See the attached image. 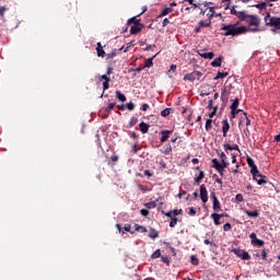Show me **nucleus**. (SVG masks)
I'll return each instance as SVG.
<instances>
[{"mask_svg":"<svg viewBox=\"0 0 280 280\" xmlns=\"http://www.w3.org/2000/svg\"><path fill=\"white\" fill-rule=\"evenodd\" d=\"M266 5H268L267 2H261L258 4H254L253 8H257V10H266Z\"/></svg>","mask_w":280,"mask_h":280,"instance_id":"nucleus-36","label":"nucleus"},{"mask_svg":"<svg viewBox=\"0 0 280 280\" xmlns=\"http://www.w3.org/2000/svg\"><path fill=\"white\" fill-rule=\"evenodd\" d=\"M266 27H271V34H280V18L271 16L270 12L264 18Z\"/></svg>","mask_w":280,"mask_h":280,"instance_id":"nucleus-2","label":"nucleus"},{"mask_svg":"<svg viewBox=\"0 0 280 280\" xmlns=\"http://www.w3.org/2000/svg\"><path fill=\"white\" fill-rule=\"evenodd\" d=\"M140 213L143 215V218H148L150 215V211L148 209H141Z\"/></svg>","mask_w":280,"mask_h":280,"instance_id":"nucleus-45","label":"nucleus"},{"mask_svg":"<svg viewBox=\"0 0 280 280\" xmlns=\"http://www.w3.org/2000/svg\"><path fill=\"white\" fill-rule=\"evenodd\" d=\"M140 131L142 135H148V131L150 130V125L145 124L144 121L139 124Z\"/></svg>","mask_w":280,"mask_h":280,"instance_id":"nucleus-22","label":"nucleus"},{"mask_svg":"<svg viewBox=\"0 0 280 280\" xmlns=\"http://www.w3.org/2000/svg\"><path fill=\"white\" fill-rule=\"evenodd\" d=\"M149 237L151 240H156V237H159V231H156V229L154 228H151L149 232Z\"/></svg>","mask_w":280,"mask_h":280,"instance_id":"nucleus-26","label":"nucleus"},{"mask_svg":"<svg viewBox=\"0 0 280 280\" xmlns=\"http://www.w3.org/2000/svg\"><path fill=\"white\" fill-rule=\"evenodd\" d=\"M243 115L245 116V119H246V126H250V119L248 118V115L246 114V112H243Z\"/></svg>","mask_w":280,"mask_h":280,"instance_id":"nucleus-61","label":"nucleus"},{"mask_svg":"<svg viewBox=\"0 0 280 280\" xmlns=\"http://www.w3.org/2000/svg\"><path fill=\"white\" fill-rule=\"evenodd\" d=\"M130 229H131V225L129 223L124 225V231H126L127 233H131V234L135 233V232H131Z\"/></svg>","mask_w":280,"mask_h":280,"instance_id":"nucleus-53","label":"nucleus"},{"mask_svg":"<svg viewBox=\"0 0 280 280\" xmlns=\"http://www.w3.org/2000/svg\"><path fill=\"white\" fill-rule=\"evenodd\" d=\"M159 54V52H158ZM155 54L153 57L145 59L144 61V68L150 69V67H154V58H156Z\"/></svg>","mask_w":280,"mask_h":280,"instance_id":"nucleus-21","label":"nucleus"},{"mask_svg":"<svg viewBox=\"0 0 280 280\" xmlns=\"http://www.w3.org/2000/svg\"><path fill=\"white\" fill-rule=\"evenodd\" d=\"M226 75H229V72H218L217 75L214 77V80L226 78Z\"/></svg>","mask_w":280,"mask_h":280,"instance_id":"nucleus-37","label":"nucleus"},{"mask_svg":"<svg viewBox=\"0 0 280 280\" xmlns=\"http://www.w3.org/2000/svg\"><path fill=\"white\" fill-rule=\"evenodd\" d=\"M229 130H231V125L229 124V119L222 120L223 137H226L229 135Z\"/></svg>","mask_w":280,"mask_h":280,"instance_id":"nucleus-13","label":"nucleus"},{"mask_svg":"<svg viewBox=\"0 0 280 280\" xmlns=\"http://www.w3.org/2000/svg\"><path fill=\"white\" fill-rule=\"evenodd\" d=\"M148 108H150V105L148 103L142 104V106L140 107V110H143L144 113L148 110Z\"/></svg>","mask_w":280,"mask_h":280,"instance_id":"nucleus-56","label":"nucleus"},{"mask_svg":"<svg viewBox=\"0 0 280 280\" xmlns=\"http://www.w3.org/2000/svg\"><path fill=\"white\" fill-rule=\"evenodd\" d=\"M167 25H170V20L167 18H165L162 22V26L163 27H167Z\"/></svg>","mask_w":280,"mask_h":280,"instance_id":"nucleus-62","label":"nucleus"},{"mask_svg":"<svg viewBox=\"0 0 280 280\" xmlns=\"http://www.w3.org/2000/svg\"><path fill=\"white\" fill-rule=\"evenodd\" d=\"M139 119L137 117H131L129 121V128H133V126H137Z\"/></svg>","mask_w":280,"mask_h":280,"instance_id":"nucleus-38","label":"nucleus"},{"mask_svg":"<svg viewBox=\"0 0 280 280\" xmlns=\"http://www.w3.org/2000/svg\"><path fill=\"white\" fill-rule=\"evenodd\" d=\"M162 200H163V197H160V198H158V199H155L153 201L144 203V207L147 209H156V202H160V205L163 206Z\"/></svg>","mask_w":280,"mask_h":280,"instance_id":"nucleus-11","label":"nucleus"},{"mask_svg":"<svg viewBox=\"0 0 280 280\" xmlns=\"http://www.w3.org/2000/svg\"><path fill=\"white\" fill-rule=\"evenodd\" d=\"M172 130H162L161 131V138H160V141L161 143H165V141H167V139H170V135H172Z\"/></svg>","mask_w":280,"mask_h":280,"instance_id":"nucleus-14","label":"nucleus"},{"mask_svg":"<svg viewBox=\"0 0 280 280\" xmlns=\"http://www.w3.org/2000/svg\"><path fill=\"white\" fill-rule=\"evenodd\" d=\"M156 48V45H148L145 48H144V51H152V49Z\"/></svg>","mask_w":280,"mask_h":280,"instance_id":"nucleus-59","label":"nucleus"},{"mask_svg":"<svg viewBox=\"0 0 280 280\" xmlns=\"http://www.w3.org/2000/svg\"><path fill=\"white\" fill-rule=\"evenodd\" d=\"M249 238L252 241V244L257 240V234L255 232H253L250 235H249Z\"/></svg>","mask_w":280,"mask_h":280,"instance_id":"nucleus-58","label":"nucleus"},{"mask_svg":"<svg viewBox=\"0 0 280 280\" xmlns=\"http://www.w3.org/2000/svg\"><path fill=\"white\" fill-rule=\"evenodd\" d=\"M240 106V98H235L231 105V115H235V109Z\"/></svg>","mask_w":280,"mask_h":280,"instance_id":"nucleus-24","label":"nucleus"},{"mask_svg":"<svg viewBox=\"0 0 280 280\" xmlns=\"http://www.w3.org/2000/svg\"><path fill=\"white\" fill-rule=\"evenodd\" d=\"M143 27H145L143 24H133L131 25L129 33L131 35L139 34Z\"/></svg>","mask_w":280,"mask_h":280,"instance_id":"nucleus-12","label":"nucleus"},{"mask_svg":"<svg viewBox=\"0 0 280 280\" xmlns=\"http://www.w3.org/2000/svg\"><path fill=\"white\" fill-rule=\"evenodd\" d=\"M212 167L220 174V176H224V170L229 166H224V164H221L218 159H212Z\"/></svg>","mask_w":280,"mask_h":280,"instance_id":"nucleus-5","label":"nucleus"},{"mask_svg":"<svg viewBox=\"0 0 280 280\" xmlns=\"http://www.w3.org/2000/svg\"><path fill=\"white\" fill-rule=\"evenodd\" d=\"M138 16H141V14H138L137 16H133V18H130L128 21H127V25H141V20L138 19Z\"/></svg>","mask_w":280,"mask_h":280,"instance_id":"nucleus-19","label":"nucleus"},{"mask_svg":"<svg viewBox=\"0 0 280 280\" xmlns=\"http://www.w3.org/2000/svg\"><path fill=\"white\" fill-rule=\"evenodd\" d=\"M174 12V9L172 8H165L161 13H160V18H163V16H167V14Z\"/></svg>","mask_w":280,"mask_h":280,"instance_id":"nucleus-29","label":"nucleus"},{"mask_svg":"<svg viewBox=\"0 0 280 280\" xmlns=\"http://www.w3.org/2000/svg\"><path fill=\"white\" fill-rule=\"evenodd\" d=\"M173 215L176 217V215H183V209H175L173 210Z\"/></svg>","mask_w":280,"mask_h":280,"instance_id":"nucleus-51","label":"nucleus"},{"mask_svg":"<svg viewBox=\"0 0 280 280\" xmlns=\"http://www.w3.org/2000/svg\"><path fill=\"white\" fill-rule=\"evenodd\" d=\"M237 5H234L231 8V14L233 16H236L238 19V21H242L244 19V14H246V11H236Z\"/></svg>","mask_w":280,"mask_h":280,"instance_id":"nucleus-10","label":"nucleus"},{"mask_svg":"<svg viewBox=\"0 0 280 280\" xmlns=\"http://www.w3.org/2000/svg\"><path fill=\"white\" fill-rule=\"evenodd\" d=\"M222 60H224V57L215 58V59L211 62V67H222Z\"/></svg>","mask_w":280,"mask_h":280,"instance_id":"nucleus-25","label":"nucleus"},{"mask_svg":"<svg viewBox=\"0 0 280 280\" xmlns=\"http://www.w3.org/2000/svg\"><path fill=\"white\" fill-rule=\"evenodd\" d=\"M212 124H213V120L211 118H208L206 120V130H207V132H209V130H211V128L213 127Z\"/></svg>","mask_w":280,"mask_h":280,"instance_id":"nucleus-35","label":"nucleus"},{"mask_svg":"<svg viewBox=\"0 0 280 280\" xmlns=\"http://www.w3.org/2000/svg\"><path fill=\"white\" fill-rule=\"evenodd\" d=\"M161 257V249H156L152 255L151 259H159Z\"/></svg>","mask_w":280,"mask_h":280,"instance_id":"nucleus-39","label":"nucleus"},{"mask_svg":"<svg viewBox=\"0 0 280 280\" xmlns=\"http://www.w3.org/2000/svg\"><path fill=\"white\" fill-rule=\"evenodd\" d=\"M223 148H224L225 152H229V150L233 151V145H231L229 143L223 144Z\"/></svg>","mask_w":280,"mask_h":280,"instance_id":"nucleus-52","label":"nucleus"},{"mask_svg":"<svg viewBox=\"0 0 280 280\" xmlns=\"http://www.w3.org/2000/svg\"><path fill=\"white\" fill-rule=\"evenodd\" d=\"M245 213L248 218H259V210H245Z\"/></svg>","mask_w":280,"mask_h":280,"instance_id":"nucleus-23","label":"nucleus"},{"mask_svg":"<svg viewBox=\"0 0 280 280\" xmlns=\"http://www.w3.org/2000/svg\"><path fill=\"white\" fill-rule=\"evenodd\" d=\"M218 156H220L221 165L229 166V158L226 156V153L224 152L218 153Z\"/></svg>","mask_w":280,"mask_h":280,"instance_id":"nucleus-16","label":"nucleus"},{"mask_svg":"<svg viewBox=\"0 0 280 280\" xmlns=\"http://www.w3.org/2000/svg\"><path fill=\"white\" fill-rule=\"evenodd\" d=\"M252 244H253V246H259V247H261V246H264L265 242L261 241V240H259V238H256V240L254 241V243H252Z\"/></svg>","mask_w":280,"mask_h":280,"instance_id":"nucleus-40","label":"nucleus"},{"mask_svg":"<svg viewBox=\"0 0 280 280\" xmlns=\"http://www.w3.org/2000/svg\"><path fill=\"white\" fill-rule=\"evenodd\" d=\"M96 54L98 58H104L106 56V51H104V48L102 47V43L96 44Z\"/></svg>","mask_w":280,"mask_h":280,"instance_id":"nucleus-18","label":"nucleus"},{"mask_svg":"<svg viewBox=\"0 0 280 280\" xmlns=\"http://www.w3.org/2000/svg\"><path fill=\"white\" fill-rule=\"evenodd\" d=\"M198 55L201 57V58H205V60H213L215 54H213L212 51L211 52H205V51H198Z\"/></svg>","mask_w":280,"mask_h":280,"instance_id":"nucleus-17","label":"nucleus"},{"mask_svg":"<svg viewBox=\"0 0 280 280\" xmlns=\"http://www.w3.org/2000/svg\"><path fill=\"white\" fill-rule=\"evenodd\" d=\"M116 97L119 102H126V95L121 91H116Z\"/></svg>","mask_w":280,"mask_h":280,"instance_id":"nucleus-31","label":"nucleus"},{"mask_svg":"<svg viewBox=\"0 0 280 280\" xmlns=\"http://www.w3.org/2000/svg\"><path fill=\"white\" fill-rule=\"evenodd\" d=\"M246 161H247L248 167H255L256 164H255V161L253 160V158L247 156Z\"/></svg>","mask_w":280,"mask_h":280,"instance_id":"nucleus-41","label":"nucleus"},{"mask_svg":"<svg viewBox=\"0 0 280 280\" xmlns=\"http://www.w3.org/2000/svg\"><path fill=\"white\" fill-rule=\"evenodd\" d=\"M116 104L115 103H109L106 107H105V113H107V115H110L113 108H115Z\"/></svg>","mask_w":280,"mask_h":280,"instance_id":"nucleus-34","label":"nucleus"},{"mask_svg":"<svg viewBox=\"0 0 280 280\" xmlns=\"http://www.w3.org/2000/svg\"><path fill=\"white\" fill-rule=\"evenodd\" d=\"M221 218H224V214H218V213H212L211 214V219L213 220L215 226H220L221 222H220V219Z\"/></svg>","mask_w":280,"mask_h":280,"instance_id":"nucleus-20","label":"nucleus"},{"mask_svg":"<svg viewBox=\"0 0 280 280\" xmlns=\"http://www.w3.org/2000/svg\"><path fill=\"white\" fill-rule=\"evenodd\" d=\"M240 113H244V110L242 109H234V114H231L232 115V119H235V117H237V115H240Z\"/></svg>","mask_w":280,"mask_h":280,"instance_id":"nucleus-50","label":"nucleus"},{"mask_svg":"<svg viewBox=\"0 0 280 280\" xmlns=\"http://www.w3.org/2000/svg\"><path fill=\"white\" fill-rule=\"evenodd\" d=\"M139 150H141V148H139L137 144L132 145V152L133 154H137V152H139Z\"/></svg>","mask_w":280,"mask_h":280,"instance_id":"nucleus-60","label":"nucleus"},{"mask_svg":"<svg viewBox=\"0 0 280 280\" xmlns=\"http://www.w3.org/2000/svg\"><path fill=\"white\" fill-rule=\"evenodd\" d=\"M202 178H205V171L199 172V175L195 177V183H197V185H200V183H202Z\"/></svg>","mask_w":280,"mask_h":280,"instance_id":"nucleus-27","label":"nucleus"},{"mask_svg":"<svg viewBox=\"0 0 280 280\" xmlns=\"http://www.w3.org/2000/svg\"><path fill=\"white\" fill-rule=\"evenodd\" d=\"M200 199L201 202H209V192L207 191V186H205V184L200 186Z\"/></svg>","mask_w":280,"mask_h":280,"instance_id":"nucleus-9","label":"nucleus"},{"mask_svg":"<svg viewBox=\"0 0 280 280\" xmlns=\"http://www.w3.org/2000/svg\"><path fill=\"white\" fill-rule=\"evenodd\" d=\"M188 215H191V217L196 215V208L190 207V208H189Z\"/></svg>","mask_w":280,"mask_h":280,"instance_id":"nucleus-57","label":"nucleus"},{"mask_svg":"<svg viewBox=\"0 0 280 280\" xmlns=\"http://www.w3.org/2000/svg\"><path fill=\"white\" fill-rule=\"evenodd\" d=\"M172 113H174L173 108H165L161 112V116L162 117H170V115H172Z\"/></svg>","mask_w":280,"mask_h":280,"instance_id":"nucleus-28","label":"nucleus"},{"mask_svg":"<svg viewBox=\"0 0 280 280\" xmlns=\"http://www.w3.org/2000/svg\"><path fill=\"white\" fill-rule=\"evenodd\" d=\"M126 108H128V110H135V103L129 102L127 104H125Z\"/></svg>","mask_w":280,"mask_h":280,"instance_id":"nucleus-46","label":"nucleus"},{"mask_svg":"<svg viewBox=\"0 0 280 280\" xmlns=\"http://www.w3.org/2000/svg\"><path fill=\"white\" fill-rule=\"evenodd\" d=\"M211 25V23L209 22H205V21H199V27H209Z\"/></svg>","mask_w":280,"mask_h":280,"instance_id":"nucleus-47","label":"nucleus"},{"mask_svg":"<svg viewBox=\"0 0 280 280\" xmlns=\"http://www.w3.org/2000/svg\"><path fill=\"white\" fill-rule=\"evenodd\" d=\"M176 224H178V218H172L171 222H170L171 229H174V226H176Z\"/></svg>","mask_w":280,"mask_h":280,"instance_id":"nucleus-42","label":"nucleus"},{"mask_svg":"<svg viewBox=\"0 0 280 280\" xmlns=\"http://www.w3.org/2000/svg\"><path fill=\"white\" fill-rule=\"evenodd\" d=\"M164 154H172V144H167L166 149L164 150Z\"/></svg>","mask_w":280,"mask_h":280,"instance_id":"nucleus-55","label":"nucleus"},{"mask_svg":"<svg viewBox=\"0 0 280 280\" xmlns=\"http://www.w3.org/2000/svg\"><path fill=\"white\" fill-rule=\"evenodd\" d=\"M235 200H237V202H244V195L237 194V195L235 196Z\"/></svg>","mask_w":280,"mask_h":280,"instance_id":"nucleus-49","label":"nucleus"},{"mask_svg":"<svg viewBox=\"0 0 280 280\" xmlns=\"http://www.w3.org/2000/svg\"><path fill=\"white\" fill-rule=\"evenodd\" d=\"M5 14V7H0V16H3Z\"/></svg>","mask_w":280,"mask_h":280,"instance_id":"nucleus-64","label":"nucleus"},{"mask_svg":"<svg viewBox=\"0 0 280 280\" xmlns=\"http://www.w3.org/2000/svg\"><path fill=\"white\" fill-rule=\"evenodd\" d=\"M231 229H232L231 223H225V224L223 225V231H225V232L231 231Z\"/></svg>","mask_w":280,"mask_h":280,"instance_id":"nucleus-54","label":"nucleus"},{"mask_svg":"<svg viewBox=\"0 0 280 280\" xmlns=\"http://www.w3.org/2000/svg\"><path fill=\"white\" fill-rule=\"evenodd\" d=\"M112 73H113V68L109 67L107 69V74L101 75V80H104V82H103V91H108V89H110V77H108V75H112Z\"/></svg>","mask_w":280,"mask_h":280,"instance_id":"nucleus-4","label":"nucleus"},{"mask_svg":"<svg viewBox=\"0 0 280 280\" xmlns=\"http://www.w3.org/2000/svg\"><path fill=\"white\" fill-rule=\"evenodd\" d=\"M210 198L212 200L213 211H222V206L220 205V200H218V196H215L213 191L210 194Z\"/></svg>","mask_w":280,"mask_h":280,"instance_id":"nucleus-8","label":"nucleus"},{"mask_svg":"<svg viewBox=\"0 0 280 280\" xmlns=\"http://www.w3.org/2000/svg\"><path fill=\"white\" fill-rule=\"evenodd\" d=\"M241 21H244L250 27H259V25H261V20L259 19L258 15L248 14V13H246V11Z\"/></svg>","mask_w":280,"mask_h":280,"instance_id":"nucleus-3","label":"nucleus"},{"mask_svg":"<svg viewBox=\"0 0 280 280\" xmlns=\"http://www.w3.org/2000/svg\"><path fill=\"white\" fill-rule=\"evenodd\" d=\"M215 113H218V106L213 107V110L209 114V118L213 119V117H215Z\"/></svg>","mask_w":280,"mask_h":280,"instance_id":"nucleus-48","label":"nucleus"},{"mask_svg":"<svg viewBox=\"0 0 280 280\" xmlns=\"http://www.w3.org/2000/svg\"><path fill=\"white\" fill-rule=\"evenodd\" d=\"M161 261L163 264H166V266H170V257L167 256H161Z\"/></svg>","mask_w":280,"mask_h":280,"instance_id":"nucleus-44","label":"nucleus"},{"mask_svg":"<svg viewBox=\"0 0 280 280\" xmlns=\"http://www.w3.org/2000/svg\"><path fill=\"white\" fill-rule=\"evenodd\" d=\"M259 26H256L255 28H248L246 26H240L238 23L236 24H222L221 25V32L223 33V36H242V34H246L247 32H259Z\"/></svg>","mask_w":280,"mask_h":280,"instance_id":"nucleus-1","label":"nucleus"},{"mask_svg":"<svg viewBox=\"0 0 280 280\" xmlns=\"http://www.w3.org/2000/svg\"><path fill=\"white\" fill-rule=\"evenodd\" d=\"M190 262L192 264V266H198L200 264V260L198 259V256L191 255Z\"/></svg>","mask_w":280,"mask_h":280,"instance_id":"nucleus-33","label":"nucleus"},{"mask_svg":"<svg viewBox=\"0 0 280 280\" xmlns=\"http://www.w3.org/2000/svg\"><path fill=\"white\" fill-rule=\"evenodd\" d=\"M250 168H252L250 174H252L253 178L257 177L258 174H261V172H259V170L257 168V165L252 166Z\"/></svg>","mask_w":280,"mask_h":280,"instance_id":"nucleus-32","label":"nucleus"},{"mask_svg":"<svg viewBox=\"0 0 280 280\" xmlns=\"http://www.w3.org/2000/svg\"><path fill=\"white\" fill-rule=\"evenodd\" d=\"M200 78H202V72L196 70L184 75V80H188L189 82H196Z\"/></svg>","mask_w":280,"mask_h":280,"instance_id":"nucleus-7","label":"nucleus"},{"mask_svg":"<svg viewBox=\"0 0 280 280\" xmlns=\"http://www.w3.org/2000/svg\"><path fill=\"white\" fill-rule=\"evenodd\" d=\"M136 229L135 231H137L138 233H148V229H145V226L139 225V224H135Z\"/></svg>","mask_w":280,"mask_h":280,"instance_id":"nucleus-30","label":"nucleus"},{"mask_svg":"<svg viewBox=\"0 0 280 280\" xmlns=\"http://www.w3.org/2000/svg\"><path fill=\"white\" fill-rule=\"evenodd\" d=\"M254 178V180H256V183L258 184V185H266V183H268L267 180H266V176H264L261 173H258L257 175H256V177H253Z\"/></svg>","mask_w":280,"mask_h":280,"instance_id":"nucleus-15","label":"nucleus"},{"mask_svg":"<svg viewBox=\"0 0 280 280\" xmlns=\"http://www.w3.org/2000/svg\"><path fill=\"white\" fill-rule=\"evenodd\" d=\"M161 213H163V215H166V218H171V220L172 218H174V210H171L168 212L162 210Z\"/></svg>","mask_w":280,"mask_h":280,"instance_id":"nucleus-43","label":"nucleus"},{"mask_svg":"<svg viewBox=\"0 0 280 280\" xmlns=\"http://www.w3.org/2000/svg\"><path fill=\"white\" fill-rule=\"evenodd\" d=\"M232 253H234V255H236L237 257H240L241 259H243L245 261L250 260V254H248V252H246L244 249L233 248Z\"/></svg>","mask_w":280,"mask_h":280,"instance_id":"nucleus-6","label":"nucleus"},{"mask_svg":"<svg viewBox=\"0 0 280 280\" xmlns=\"http://www.w3.org/2000/svg\"><path fill=\"white\" fill-rule=\"evenodd\" d=\"M261 256H262V259H264L265 261H266V259H268V253L266 252V249H262Z\"/></svg>","mask_w":280,"mask_h":280,"instance_id":"nucleus-63","label":"nucleus"}]
</instances>
